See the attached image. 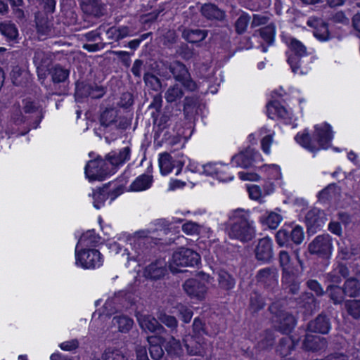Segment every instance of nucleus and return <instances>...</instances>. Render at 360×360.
<instances>
[{
  "instance_id": "f257e3e1",
  "label": "nucleus",
  "mask_w": 360,
  "mask_h": 360,
  "mask_svg": "<svg viewBox=\"0 0 360 360\" xmlns=\"http://www.w3.org/2000/svg\"><path fill=\"white\" fill-rule=\"evenodd\" d=\"M334 139L332 126L327 122L314 126L312 134L308 128L298 131L294 136L297 144L305 150L313 154V157L321 150H328Z\"/></svg>"
},
{
  "instance_id": "f03ea898",
  "label": "nucleus",
  "mask_w": 360,
  "mask_h": 360,
  "mask_svg": "<svg viewBox=\"0 0 360 360\" xmlns=\"http://www.w3.org/2000/svg\"><path fill=\"white\" fill-rule=\"evenodd\" d=\"M288 49L285 51L287 63L294 74L306 75L311 70L313 56L307 46L299 39L290 37L285 41Z\"/></svg>"
},
{
  "instance_id": "7ed1b4c3",
  "label": "nucleus",
  "mask_w": 360,
  "mask_h": 360,
  "mask_svg": "<svg viewBox=\"0 0 360 360\" xmlns=\"http://www.w3.org/2000/svg\"><path fill=\"white\" fill-rule=\"evenodd\" d=\"M286 96L288 94L282 86L279 89L274 90L271 92V100L266 105V115L271 120H281L285 124H289L292 120V113L284 105L286 103Z\"/></svg>"
},
{
  "instance_id": "20e7f679",
  "label": "nucleus",
  "mask_w": 360,
  "mask_h": 360,
  "mask_svg": "<svg viewBox=\"0 0 360 360\" xmlns=\"http://www.w3.org/2000/svg\"><path fill=\"white\" fill-rule=\"evenodd\" d=\"M333 250L332 238L329 234L316 236L308 245V251L319 261V269L323 270L330 262Z\"/></svg>"
},
{
  "instance_id": "39448f33",
  "label": "nucleus",
  "mask_w": 360,
  "mask_h": 360,
  "mask_svg": "<svg viewBox=\"0 0 360 360\" xmlns=\"http://www.w3.org/2000/svg\"><path fill=\"white\" fill-rule=\"evenodd\" d=\"M304 238L302 226L294 223H285L275 235L276 242L279 247L292 249L300 245Z\"/></svg>"
},
{
  "instance_id": "423d86ee",
  "label": "nucleus",
  "mask_w": 360,
  "mask_h": 360,
  "mask_svg": "<svg viewBox=\"0 0 360 360\" xmlns=\"http://www.w3.org/2000/svg\"><path fill=\"white\" fill-rule=\"evenodd\" d=\"M229 237L242 243H248L255 238L256 230L255 224L246 216H241L235 219L229 229Z\"/></svg>"
},
{
  "instance_id": "0eeeda50",
  "label": "nucleus",
  "mask_w": 360,
  "mask_h": 360,
  "mask_svg": "<svg viewBox=\"0 0 360 360\" xmlns=\"http://www.w3.org/2000/svg\"><path fill=\"white\" fill-rule=\"evenodd\" d=\"M75 258L76 266L84 270L98 269L104 261L103 255L96 248L75 250Z\"/></svg>"
},
{
  "instance_id": "6e6552de",
  "label": "nucleus",
  "mask_w": 360,
  "mask_h": 360,
  "mask_svg": "<svg viewBox=\"0 0 360 360\" xmlns=\"http://www.w3.org/2000/svg\"><path fill=\"white\" fill-rule=\"evenodd\" d=\"M174 79L181 84L184 88L188 91H195L198 89L196 82L193 80L186 66L179 60L167 62L165 64Z\"/></svg>"
},
{
  "instance_id": "1a4fd4ad",
  "label": "nucleus",
  "mask_w": 360,
  "mask_h": 360,
  "mask_svg": "<svg viewBox=\"0 0 360 360\" xmlns=\"http://www.w3.org/2000/svg\"><path fill=\"white\" fill-rule=\"evenodd\" d=\"M103 158L98 155L89 160L84 167V174L89 181H102L110 177V170Z\"/></svg>"
},
{
  "instance_id": "9d476101",
  "label": "nucleus",
  "mask_w": 360,
  "mask_h": 360,
  "mask_svg": "<svg viewBox=\"0 0 360 360\" xmlns=\"http://www.w3.org/2000/svg\"><path fill=\"white\" fill-rule=\"evenodd\" d=\"M56 0H42V11L35 14V22L38 32L45 34L50 30V23L56 11Z\"/></svg>"
},
{
  "instance_id": "9b49d317",
  "label": "nucleus",
  "mask_w": 360,
  "mask_h": 360,
  "mask_svg": "<svg viewBox=\"0 0 360 360\" xmlns=\"http://www.w3.org/2000/svg\"><path fill=\"white\" fill-rule=\"evenodd\" d=\"M105 94V89L95 83H88L79 80L75 83L74 96L77 102L82 103L89 97L93 99H98L102 98Z\"/></svg>"
},
{
  "instance_id": "f8f14e48",
  "label": "nucleus",
  "mask_w": 360,
  "mask_h": 360,
  "mask_svg": "<svg viewBox=\"0 0 360 360\" xmlns=\"http://www.w3.org/2000/svg\"><path fill=\"white\" fill-rule=\"evenodd\" d=\"M259 161H263L262 155L258 150L250 146L240 153L235 154L231 159L232 167L244 169L251 167L254 163Z\"/></svg>"
},
{
  "instance_id": "ddd939ff",
  "label": "nucleus",
  "mask_w": 360,
  "mask_h": 360,
  "mask_svg": "<svg viewBox=\"0 0 360 360\" xmlns=\"http://www.w3.org/2000/svg\"><path fill=\"white\" fill-rule=\"evenodd\" d=\"M131 149L129 146L121 148L119 151L111 150L105 155L104 160L110 170V176L115 174L119 168L130 160Z\"/></svg>"
},
{
  "instance_id": "4468645a",
  "label": "nucleus",
  "mask_w": 360,
  "mask_h": 360,
  "mask_svg": "<svg viewBox=\"0 0 360 360\" xmlns=\"http://www.w3.org/2000/svg\"><path fill=\"white\" fill-rule=\"evenodd\" d=\"M200 261V255L188 248L181 247L172 255V262L177 266H195Z\"/></svg>"
},
{
  "instance_id": "2eb2a0df",
  "label": "nucleus",
  "mask_w": 360,
  "mask_h": 360,
  "mask_svg": "<svg viewBox=\"0 0 360 360\" xmlns=\"http://www.w3.org/2000/svg\"><path fill=\"white\" fill-rule=\"evenodd\" d=\"M269 310L274 314L273 321L277 324L276 326L283 333L290 332L295 326L296 321L294 316L280 309L278 303L271 304Z\"/></svg>"
},
{
  "instance_id": "dca6fc26",
  "label": "nucleus",
  "mask_w": 360,
  "mask_h": 360,
  "mask_svg": "<svg viewBox=\"0 0 360 360\" xmlns=\"http://www.w3.org/2000/svg\"><path fill=\"white\" fill-rule=\"evenodd\" d=\"M255 255L260 264L270 263L274 257L271 238L268 236L260 238L255 248Z\"/></svg>"
},
{
  "instance_id": "f3484780",
  "label": "nucleus",
  "mask_w": 360,
  "mask_h": 360,
  "mask_svg": "<svg viewBox=\"0 0 360 360\" xmlns=\"http://www.w3.org/2000/svg\"><path fill=\"white\" fill-rule=\"evenodd\" d=\"M278 272L274 267H265L259 269L256 274L257 282L264 288L273 292L274 288L278 285Z\"/></svg>"
},
{
  "instance_id": "a211bd4d",
  "label": "nucleus",
  "mask_w": 360,
  "mask_h": 360,
  "mask_svg": "<svg viewBox=\"0 0 360 360\" xmlns=\"http://www.w3.org/2000/svg\"><path fill=\"white\" fill-rule=\"evenodd\" d=\"M210 276L200 272L195 278H190L185 281L183 288L185 292H207V284Z\"/></svg>"
},
{
  "instance_id": "6ab92c4d",
  "label": "nucleus",
  "mask_w": 360,
  "mask_h": 360,
  "mask_svg": "<svg viewBox=\"0 0 360 360\" xmlns=\"http://www.w3.org/2000/svg\"><path fill=\"white\" fill-rule=\"evenodd\" d=\"M301 280L297 269L282 272L281 286L283 292H298Z\"/></svg>"
},
{
  "instance_id": "aec40b11",
  "label": "nucleus",
  "mask_w": 360,
  "mask_h": 360,
  "mask_svg": "<svg viewBox=\"0 0 360 360\" xmlns=\"http://www.w3.org/2000/svg\"><path fill=\"white\" fill-rule=\"evenodd\" d=\"M183 340L189 355L203 356L206 354L207 345L202 337L187 335Z\"/></svg>"
},
{
  "instance_id": "412c9836",
  "label": "nucleus",
  "mask_w": 360,
  "mask_h": 360,
  "mask_svg": "<svg viewBox=\"0 0 360 360\" xmlns=\"http://www.w3.org/2000/svg\"><path fill=\"white\" fill-rule=\"evenodd\" d=\"M0 35L10 44L18 43L20 34L17 25L11 20L0 21Z\"/></svg>"
},
{
  "instance_id": "4be33fe9",
  "label": "nucleus",
  "mask_w": 360,
  "mask_h": 360,
  "mask_svg": "<svg viewBox=\"0 0 360 360\" xmlns=\"http://www.w3.org/2000/svg\"><path fill=\"white\" fill-rule=\"evenodd\" d=\"M137 321L140 327L144 330L152 333H158L159 335H166V330L162 326L154 317L137 313L136 314Z\"/></svg>"
},
{
  "instance_id": "5701e85b",
  "label": "nucleus",
  "mask_w": 360,
  "mask_h": 360,
  "mask_svg": "<svg viewBox=\"0 0 360 360\" xmlns=\"http://www.w3.org/2000/svg\"><path fill=\"white\" fill-rule=\"evenodd\" d=\"M101 237L95 229H89L82 234L75 250L96 248L101 243Z\"/></svg>"
},
{
  "instance_id": "b1692460",
  "label": "nucleus",
  "mask_w": 360,
  "mask_h": 360,
  "mask_svg": "<svg viewBox=\"0 0 360 360\" xmlns=\"http://www.w3.org/2000/svg\"><path fill=\"white\" fill-rule=\"evenodd\" d=\"M127 177L124 174L118 176L115 181L106 183L108 184V193L109 195V204H111L116 198L126 191L125 185L127 183Z\"/></svg>"
},
{
  "instance_id": "393cba45",
  "label": "nucleus",
  "mask_w": 360,
  "mask_h": 360,
  "mask_svg": "<svg viewBox=\"0 0 360 360\" xmlns=\"http://www.w3.org/2000/svg\"><path fill=\"white\" fill-rule=\"evenodd\" d=\"M305 224L308 232L314 233L320 230L324 224L320 210L314 208L309 210L305 216Z\"/></svg>"
},
{
  "instance_id": "a878e982",
  "label": "nucleus",
  "mask_w": 360,
  "mask_h": 360,
  "mask_svg": "<svg viewBox=\"0 0 360 360\" xmlns=\"http://www.w3.org/2000/svg\"><path fill=\"white\" fill-rule=\"evenodd\" d=\"M81 7L85 14L96 18L103 16L105 11V5L101 0H85Z\"/></svg>"
},
{
  "instance_id": "bb28decb",
  "label": "nucleus",
  "mask_w": 360,
  "mask_h": 360,
  "mask_svg": "<svg viewBox=\"0 0 360 360\" xmlns=\"http://www.w3.org/2000/svg\"><path fill=\"white\" fill-rule=\"evenodd\" d=\"M165 335L148 337V342L150 345V353L153 359L160 360L162 357L164 351L162 348V345H165Z\"/></svg>"
},
{
  "instance_id": "cd10ccee",
  "label": "nucleus",
  "mask_w": 360,
  "mask_h": 360,
  "mask_svg": "<svg viewBox=\"0 0 360 360\" xmlns=\"http://www.w3.org/2000/svg\"><path fill=\"white\" fill-rule=\"evenodd\" d=\"M153 176L149 174H142L138 176L130 184L129 191L141 192L144 191L153 186Z\"/></svg>"
},
{
  "instance_id": "c85d7f7f",
  "label": "nucleus",
  "mask_w": 360,
  "mask_h": 360,
  "mask_svg": "<svg viewBox=\"0 0 360 360\" xmlns=\"http://www.w3.org/2000/svg\"><path fill=\"white\" fill-rule=\"evenodd\" d=\"M108 184H103L101 187L93 189L89 196L93 198V206L96 210H100L104 207L107 200L109 199L108 193Z\"/></svg>"
},
{
  "instance_id": "c756f323",
  "label": "nucleus",
  "mask_w": 360,
  "mask_h": 360,
  "mask_svg": "<svg viewBox=\"0 0 360 360\" xmlns=\"http://www.w3.org/2000/svg\"><path fill=\"white\" fill-rule=\"evenodd\" d=\"M200 13L202 16L208 20H223L225 17L224 12L219 7L211 3L205 4L201 6Z\"/></svg>"
},
{
  "instance_id": "7c9ffc66",
  "label": "nucleus",
  "mask_w": 360,
  "mask_h": 360,
  "mask_svg": "<svg viewBox=\"0 0 360 360\" xmlns=\"http://www.w3.org/2000/svg\"><path fill=\"white\" fill-rule=\"evenodd\" d=\"M327 343L325 338L318 335H307L304 342V348L314 352L324 349Z\"/></svg>"
},
{
  "instance_id": "2f4dec72",
  "label": "nucleus",
  "mask_w": 360,
  "mask_h": 360,
  "mask_svg": "<svg viewBox=\"0 0 360 360\" xmlns=\"http://www.w3.org/2000/svg\"><path fill=\"white\" fill-rule=\"evenodd\" d=\"M283 220V217L274 212H266L259 217V221L263 227L276 229Z\"/></svg>"
},
{
  "instance_id": "473e14b6",
  "label": "nucleus",
  "mask_w": 360,
  "mask_h": 360,
  "mask_svg": "<svg viewBox=\"0 0 360 360\" xmlns=\"http://www.w3.org/2000/svg\"><path fill=\"white\" fill-rule=\"evenodd\" d=\"M342 278L336 273V269H333L325 276V283L326 285V292H337L336 290L342 292Z\"/></svg>"
},
{
  "instance_id": "72a5a7b5",
  "label": "nucleus",
  "mask_w": 360,
  "mask_h": 360,
  "mask_svg": "<svg viewBox=\"0 0 360 360\" xmlns=\"http://www.w3.org/2000/svg\"><path fill=\"white\" fill-rule=\"evenodd\" d=\"M330 326L328 319L324 316H318L314 321L309 323V330L320 333H327L330 330Z\"/></svg>"
},
{
  "instance_id": "f704fd0d",
  "label": "nucleus",
  "mask_w": 360,
  "mask_h": 360,
  "mask_svg": "<svg viewBox=\"0 0 360 360\" xmlns=\"http://www.w3.org/2000/svg\"><path fill=\"white\" fill-rule=\"evenodd\" d=\"M51 80L54 84H59L65 82L70 75V71L60 64L53 66L49 70Z\"/></svg>"
},
{
  "instance_id": "c9c22d12",
  "label": "nucleus",
  "mask_w": 360,
  "mask_h": 360,
  "mask_svg": "<svg viewBox=\"0 0 360 360\" xmlns=\"http://www.w3.org/2000/svg\"><path fill=\"white\" fill-rule=\"evenodd\" d=\"M158 165L160 172L162 176H167L170 174L174 169V165H172V155L168 153L160 154Z\"/></svg>"
},
{
  "instance_id": "e433bc0d",
  "label": "nucleus",
  "mask_w": 360,
  "mask_h": 360,
  "mask_svg": "<svg viewBox=\"0 0 360 360\" xmlns=\"http://www.w3.org/2000/svg\"><path fill=\"white\" fill-rule=\"evenodd\" d=\"M314 36L320 41H327L331 39L328 25L326 22H318L314 27Z\"/></svg>"
},
{
  "instance_id": "4c0bfd02",
  "label": "nucleus",
  "mask_w": 360,
  "mask_h": 360,
  "mask_svg": "<svg viewBox=\"0 0 360 360\" xmlns=\"http://www.w3.org/2000/svg\"><path fill=\"white\" fill-rule=\"evenodd\" d=\"M261 169L264 172L266 176V180L278 181L281 179L282 173L279 165L276 164L266 165L261 166Z\"/></svg>"
},
{
  "instance_id": "58836bf2",
  "label": "nucleus",
  "mask_w": 360,
  "mask_h": 360,
  "mask_svg": "<svg viewBox=\"0 0 360 360\" xmlns=\"http://www.w3.org/2000/svg\"><path fill=\"white\" fill-rule=\"evenodd\" d=\"M43 119L41 115L37 116L33 121L29 122L28 117L24 115L22 112H19L13 117V120L15 124L21 125L22 124H27L32 129H37Z\"/></svg>"
},
{
  "instance_id": "ea45409f",
  "label": "nucleus",
  "mask_w": 360,
  "mask_h": 360,
  "mask_svg": "<svg viewBox=\"0 0 360 360\" xmlns=\"http://www.w3.org/2000/svg\"><path fill=\"white\" fill-rule=\"evenodd\" d=\"M103 360H128L123 350L116 347H109L102 354Z\"/></svg>"
},
{
  "instance_id": "a19ab883",
  "label": "nucleus",
  "mask_w": 360,
  "mask_h": 360,
  "mask_svg": "<svg viewBox=\"0 0 360 360\" xmlns=\"http://www.w3.org/2000/svg\"><path fill=\"white\" fill-rule=\"evenodd\" d=\"M360 292V271L353 277L347 278L342 288L341 292Z\"/></svg>"
},
{
  "instance_id": "79ce46f5",
  "label": "nucleus",
  "mask_w": 360,
  "mask_h": 360,
  "mask_svg": "<svg viewBox=\"0 0 360 360\" xmlns=\"http://www.w3.org/2000/svg\"><path fill=\"white\" fill-rule=\"evenodd\" d=\"M112 323L114 326H117L118 330L122 333L128 332L134 324L131 319L123 315L115 316L112 320Z\"/></svg>"
},
{
  "instance_id": "37998d69",
  "label": "nucleus",
  "mask_w": 360,
  "mask_h": 360,
  "mask_svg": "<svg viewBox=\"0 0 360 360\" xmlns=\"http://www.w3.org/2000/svg\"><path fill=\"white\" fill-rule=\"evenodd\" d=\"M164 344L166 351L172 355L180 356L183 352L180 342L172 336L166 338Z\"/></svg>"
},
{
  "instance_id": "c03bdc74",
  "label": "nucleus",
  "mask_w": 360,
  "mask_h": 360,
  "mask_svg": "<svg viewBox=\"0 0 360 360\" xmlns=\"http://www.w3.org/2000/svg\"><path fill=\"white\" fill-rule=\"evenodd\" d=\"M259 37L268 46H272L276 37V28L274 25H269L259 30Z\"/></svg>"
},
{
  "instance_id": "a18cd8bd",
  "label": "nucleus",
  "mask_w": 360,
  "mask_h": 360,
  "mask_svg": "<svg viewBox=\"0 0 360 360\" xmlns=\"http://www.w3.org/2000/svg\"><path fill=\"white\" fill-rule=\"evenodd\" d=\"M338 186L335 183H330L318 192L316 197L320 202H326L333 199Z\"/></svg>"
},
{
  "instance_id": "49530a36",
  "label": "nucleus",
  "mask_w": 360,
  "mask_h": 360,
  "mask_svg": "<svg viewBox=\"0 0 360 360\" xmlns=\"http://www.w3.org/2000/svg\"><path fill=\"white\" fill-rule=\"evenodd\" d=\"M208 31L207 30L193 29L190 30L186 35V40L191 44H197L201 42L207 37Z\"/></svg>"
},
{
  "instance_id": "de8ad7c7",
  "label": "nucleus",
  "mask_w": 360,
  "mask_h": 360,
  "mask_svg": "<svg viewBox=\"0 0 360 360\" xmlns=\"http://www.w3.org/2000/svg\"><path fill=\"white\" fill-rule=\"evenodd\" d=\"M250 18V15L247 12L241 11V14L235 22V30L237 34H242L246 32Z\"/></svg>"
},
{
  "instance_id": "09e8293b",
  "label": "nucleus",
  "mask_w": 360,
  "mask_h": 360,
  "mask_svg": "<svg viewBox=\"0 0 360 360\" xmlns=\"http://www.w3.org/2000/svg\"><path fill=\"white\" fill-rule=\"evenodd\" d=\"M115 313V308L111 301H107L104 304V311L102 314H99L98 317H96V314H94L91 321V326H97L98 323L104 320L109 316Z\"/></svg>"
},
{
  "instance_id": "8fccbe9b",
  "label": "nucleus",
  "mask_w": 360,
  "mask_h": 360,
  "mask_svg": "<svg viewBox=\"0 0 360 360\" xmlns=\"http://www.w3.org/2000/svg\"><path fill=\"white\" fill-rule=\"evenodd\" d=\"M233 167L232 165L221 164L218 170L217 175L215 179L222 182H229L234 179L233 174L230 172V169Z\"/></svg>"
},
{
  "instance_id": "3c124183",
  "label": "nucleus",
  "mask_w": 360,
  "mask_h": 360,
  "mask_svg": "<svg viewBox=\"0 0 360 360\" xmlns=\"http://www.w3.org/2000/svg\"><path fill=\"white\" fill-rule=\"evenodd\" d=\"M184 91L178 85L170 86L165 92V99L168 103H173L182 98Z\"/></svg>"
},
{
  "instance_id": "603ef678",
  "label": "nucleus",
  "mask_w": 360,
  "mask_h": 360,
  "mask_svg": "<svg viewBox=\"0 0 360 360\" xmlns=\"http://www.w3.org/2000/svg\"><path fill=\"white\" fill-rule=\"evenodd\" d=\"M160 239L154 238L150 236H146L142 238H140L138 241L139 246H146L145 249L141 252L143 255L150 254L153 252V248L155 247L153 246L158 244V240Z\"/></svg>"
},
{
  "instance_id": "864d4df0",
  "label": "nucleus",
  "mask_w": 360,
  "mask_h": 360,
  "mask_svg": "<svg viewBox=\"0 0 360 360\" xmlns=\"http://www.w3.org/2000/svg\"><path fill=\"white\" fill-rule=\"evenodd\" d=\"M162 107V96L161 94L158 93L155 94L153 97V100L150 105H148V109H154L155 110V112H152L151 116L154 120V122L156 123L158 122V119L156 117V114L158 115V114L160 112Z\"/></svg>"
},
{
  "instance_id": "5fc2aeb1",
  "label": "nucleus",
  "mask_w": 360,
  "mask_h": 360,
  "mask_svg": "<svg viewBox=\"0 0 360 360\" xmlns=\"http://www.w3.org/2000/svg\"><path fill=\"white\" fill-rule=\"evenodd\" d=\"M279 264L282 272L296 269L292 264L289 253L287 251L281 250L279 252Z\"/></svg>"
},
{
  "instance_id": "6e6d98bb",
  "label": "nucleus",
  "mask_w": 360,
  "mask_h": 360,
  "mask_svg": "<svg viewBox=\"0 0 360 360\" xmlns=\"http://www.w3.org/2000/svg\"><path fill=\"white\" fill-rule=\"evenodd\" d=\"M101 124L103 126L109 127L117 122L116 115L112 109L104 110L100 117Z\"/></svg>"
},
{
  "instance_id": "4d7b16f0",
  "label": "nucleus",
  "mask_w": 360,
  "mask_h": 360,
  "mask_svg": "<svg viewBox=\"0 0 360 360\" xmlns=\"http://www.w3.org/2000/svg\"><path fill=\"white\" fill-rule=\"evenodd\" d=\"M345 307L348 313L354 319L360 317V300H347Z\"/></svg>"
},
{
  "instance_id": "13d9d810",
  "label": "nucleus",
  "mask_w": 360,
  "mask_h": 360,
  "mask_svg": "<svg viewBox=\"0 0 360 360\" xmlns=\"http://www.w3.org/2000/svg\"><path fill=\"white\" fill-rule=\"evenodd\" d=\"M174 308L177 310L179 316H181V319L184 322L187 323L191 321L193 314L189 307L182 304H179Z\"/></svg>"
},
{
  "instance_id": "bf43d9fd",
  "label": "nucleus",
  "mask_w": 360,
  "mask_h": 360,
  "mask_svg": "<svg viewBox=\"0 0 360 360\" xmlns=\"http://www.w3.org/2000/svg\"><path fill=\"white\" fill-rule=\"evenodd\" d=\"M158 318L162 323L169 328L175 329L177 327L178 321L173 316L167 315L164 312H160L158 314Z\"/></svg>"
},
{
  "instance_id": "052dcab7",
  "label": "nucleus",
  "mask_w": 360,
  "mask_h": 360,
  "mask_svg": "<svg viewBox=\"0 0 360 360\" xmlns=\"http://www.w3.org/2000/svg\"><path fill=\"white\" fill-rule=\"evenodd\" d=\"M221 163H218V162H214V163L209 162V163L205 164V165H202V172L207 176L216 178L217 173H218L219 168V165H221Z\"/></svg>"
},
{
  "instance_id": "680f3d73",
  "label": "nucleus",
  "mask_w": 360,
  "mask_h": 360,
  "mask_svg": "<svg viewBox=\"0 0 360 360\" xmlns=\"http://www.w3.org/2000/svg\"><path fill=\"white\" fill-rule=\"evenodd\" d=\"M146 272L148 277L153 280L160 279L162 276V269L158 268L156 264L151 263L146 269Z\"/></svg>"
},
{
  "instance_id": "e2e57ef3",
  "label": "nucleus",
  "mask_w": 360,
  "mask_h": 360,
  "mask_svg": "<svg viewBox=\"0 0 360 360\" xmlns=\"http://www.w3.org/2000/svg\"><path fill=\"white\" fill-rule=\"evenodd\" d=\"M143 80L146 85H150L153 89H157L161 86L159 78L150 72H146L143 75Z\"/></svg>"
},
{
  "instance_id": "0e129e2a",
  "label": "nucleus",
  "mask_w": 360,
  "mask_h": 360,
  "mask_svg": "<svg viewBox=\"0 0 360 360\" xmlns=\"http://www.w3.org/2000/svg\"><path fill=\"white\" fill-rule=\"evenodd\" d=\"M172 165H174V168H184V166L186 163V159L188 158L186 156L184 155L182 152L172 151Z\"/></svg>"
},
{
  "instance_id": "69168bd1",
  "label": "nucleus",
  "mask_w": 360,
  "mask_h": 360,
  "mask_svg": "<svg viewBox=\"0 0 360 360\" xmlns=\"http://www.w3.org/2000/svg\"><path fill=\"white\" fill-rule=\"evenodd\" d=\"M274 141V133L264 136L261 140V148L264 153L269 155L271 153V146Z\"/></svg>"
},
{
  "instance_id": "338daca9",
  "label": "nucleus",
  "mask_w": 360,
  "mask_h": 360,
  "mask_svg": "<svg viewBox=\"0 0 360 360\" xmlns=\"http://www.w3.org/2000/svg\"><path fill=\"white\" fill-rule=\"evenodd\" d=\"M249 198L254 200H260L262 198V190L259 186L251 185L248 187Z\"/></svg>"
},
{
  "instance_id": "774afa93",
  "label": "nucleus",
  "mask_w": 360,
  "mask_h": 360,
  "mask_svg": "<svg viewBox=\"0 0 360 360\" xmlns=\"http://www.w3.org/2000/svg\"><path fill=\"white\" fill-rule=\"evenodd\" d=\"M292 349V342L289 338L283 339L278 347V351L281 355L288 354Z\"/></svg>"
}]
</instances>
